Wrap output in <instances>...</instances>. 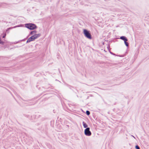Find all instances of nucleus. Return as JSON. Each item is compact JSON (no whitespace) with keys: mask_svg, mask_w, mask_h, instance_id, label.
I'll return each mask as SVG.
<instances>
[{"mask_svg":"<svg viewBox=\"0 0 149 149\" xmlns=\"http://www.w3.org/2000/svg\"><path fill=\"white\" fill-rule=\"evenodd\" d=\"M89 127H87L85 129L84 133L85 135L87 136H90L91 135V132L90 130Z\"/></svg>","mask_w":149,"mask_h":149,"instance_id":"20e7f679","label":"nucleus"},{"mask_svg":"<svg viewBox=\"0 0 149 149\" xmlns=\"http://www.w3.org/2000/svg\"><path fill=\"white\" fill-rule=\"evenodd\" d=\"M36 33V30H34V31H31L29 36L30 35H33V34H36L35 33Z\"/></svg>","mask_w":149,"mask_h":149,"instance_id":"423d86ee","label":"nucleus"},{"mask_svg":"<svg viewBox=\"0 0 149 149\" xmlns=\"http://www.w3.org/2000/svg\"><path fill=\"white\" fill-rule=\"evenodd\" d=\"M82 124L84 128H86L88 127V125L84 122H83Z\"/></svg>","mask_w":149,"mask_h":149,"instance_id":"0eeeda50","label":"nucleus"},{"mask_svg":"<svg viewBox=\"0 0 149 149\" xmlns=\"http://www.w3.org/2000/svg\"><path fill=\"white\" fill-rule=\"evenodd\" d=\"M6 36V33H3V35L2 36V38H5Z\"/></svg>","mask_w":149,"mask_h":149,"instance_id":"4468645a","label":"nucleus"},{"mask_svg":"<svg viewBox=\"0 0 149 149\" xmlns=\"http://www.w3.org/2000/svg\"><path fill=\"white\" fill-rule=\"evenodd\" d=\"M25 27L29 30H34L36 29L37 27V26L33 23H29L25 24Z\"/></svg>","mask_w":149,"mask_h":149,"instance_id":"f257e3e1","label":"nucleus"},{"mask_svg":"<svg viewBox=\"0 0 149 149\" xmlns=\"http://www.w3.org/2000/svg\"><path fill=\"white\" fill-rule=\"evenodd\" d=\"M18 42H16V43H18Z\"/></svg>","mask_w":149,"mask_h":149,"instance_id":"b1692460","label":"nucleus"},{"mask_svg":"<svg viewBox=\"0 0 149 149\" xmlns=\"http://www.w3.org/2000/svg\"><path fill=\"white\" fill-rule=\"evenodd\" d=\"M49 88H50V87L49 86L47 87V86H46V87H45V89H46L47 90H49Z\"/></svg>","mask_w":149,"mask_h":149,"instance_id":"2eb2a0df","label":"nucleus"},{"mask_svg":"<svg viewBox=\"0 0 149 149\" xmlns=\"http://www.w3.org/2000/svg\"><path fill=\"white\" fill-rule=\"evenodd\" d=\"M109 52L111 54L113 55H115V56H116V55L115 54H114V53H113V52H111V51H110V50H109Z\"/></svg>","mask_w":149,"mask_h":149,"instance_id":"f3484780","label":"nucleus"},{"mask_svg":"<svg viewBox=\"0 0 149 149\" xmlns=\"http://www.w3.org/2000/svg\"><path fill=\"white\" fill-rule=\"evenodd\" d=\"M86 113L87 115L89 116L90 114V113L89 111L87 110L86 111Z\"/></svg>","mask_w":149,"mask_h":149,"instance_id":"9d476101","label":"nucleus"},{"mask_svg":"<svg viewBox=\"0 0 149 149\" xmlns=\"http://www.w3.org/2000/svg\"><path fill=\"white\" fill-rule=\"evenodd\" d=\"M120 38L124 41L128 40V39L125 36H121L120 37Z\"/></svg>","mask_w":149,"mask_h":149,"instance_id":"39448f33","label":"nucleus"},{"mask_svg":"<svg viewBox=\"0 0 149 149\" xmlns=\"http://www.w3.org/2000/svg\"><path fill=\"white\" fill-rule=\"evenodd\" d=\"M135 148L136 149H140L138 145L135 146Z\"/></svg>","mask_w":149,"mask_h":149,"instance_id":"ddd939ff","label":"nucleus"},{"mask_svg":"<svg viewBox=\"0 0 149 149\" xmlns=\"http://www.w3.org/2000/svg\"><path fill=\"white\" fill-rule=\"evenodd\" d=\"M83 33L85 36L87 38L90 39H92V36L89 31L86 29H84Z\"/></svg>","mask_w":149,"mask_h":149,"instance_id":"7ed1b4c3","label":"nucleus"},{"mask_svg":"<svg viewBox=\"0 0 149 149\" xmlns=\"http://www.w3.org/2000/svg\"><path fill=\"white\" fill-rule=\"evenodd\" d=\"M33 116L34 117H35V118H37V117H36V115H34L33 116H32V117H33Z\"/></svg>","mask_w":149,"mask_h":149,"instance_id":"aec40b11","label":"nucleus"},{"mask_svg":"<svg viewBox=\"0 0 149 149\" xmlns=\"http://www.w3.org/2000/svg\"><path fill=\"white\" fill-rule=\"evenodd\" d=\"M3 4H0V7L1 6H2V5Z\"/></svg>","mask_w":149,"mask_h":149,"instance_id":"4be33fe9","label":"nucleus"},{"mask_svg":"<svg viewBox=\"0 0 149 149\" xmlns=\"http://www.w3.org/2000/svg\"><path fill=\"white\" fill-rule=\"evenodd\" d=\"M109 48H110V46H109V45L108 46H107V48L109 50H109H110Z\"/></svg>","mask_w":149,"mask_h":149,"instance_id":"6ab92c4d","label":"nucleus"},{"mask_svg":"<svg viewBox=\"0 0 149 149\" xmlns=\"http://www.w3.org/2000/svg\"><path fill=\"white\" fill-rule=\"evenodd\" d=\"M127 41H124V43H125V45L127 47H129V43L128 42H127Z\"/></svg>","mask_w":149,"mask_h":149,"instance_id":"6e6552de","label":"nucleus"},{"mask_svg":"<svg viewBox=\"0 0 149 149\" xmlns=\"http://www.w3.org/2000/svg\"><path fill=\"white\" fill-rule=\"evenodd\" d=\"M23 26V25L22 24H20V25H18L17 26H16L14 27V28H16L17 27H22V26Z\"/></svg>","mask_w":149,"mask_h":149,"instance_id":"f8f14e48","label":"nucleus"},{"mask_svg":"<svg viewBox=\"0 0 149 149\" xmlns=\"http://www.w3.org/2000/svg\"><path fill=\"white\" fill-rule=\"evenodd\" d=\"M41 36V34H35L29 38L27 40L26 43L29 42L34 40Z\"/></svg>","mask_w":149,"mask_h":149,"instance_id":"f03ea898","label":"nucleus"},{"mask_svg":"<svg viewBox=\"0 0 149 149\" xmlns=\"http://www.w3.org/2000/svg\"><path fill=\"white\" fill-rule=\"evenodd\" d=\"M37 103L36 102H32V103L31 104H30L31 105H34V104H35L36 103Z\"/></svg>","mask_w":149,"mask_h":149,"instance_id":"a211bd4d","label":"nucleus"},{"mask_svg":"<svg viewBox=\"0 0 149 149\" xmlns=\"http://www.w3.org/2000/svg\"><path fill=\"white\" fill-rule=\"evenodd\" d=\"M24 101H27V100H24Z\"/></svg>","mask_w":149,"mask_h":149,"instance_id":"5701e85b","label":"nucleus"},{"mask_svg":"<svg viewBox=\"0 0 149 149\" xmlns=\"http://www.w3.org/2000/svg\"><path fill=\"white\" fill-rule=\"evenodd\" d=\"M4 43L5 42L4 41H2L1 39H0V44L2 45H4Z\"/></svg>","mask_w":149,"mask_h":149,"instance_id":"9b49d317","label":"nucleus"},{"mask_svg":"<svg viewBox=\"0 0 149 149\" xmlns=\"http://www.w3.org/2000/svg\"><path fill=\"white\" fill-rule=\"evenodd\" d=\"M27 38V37L26 38H25V39H23V40H21V41H25V40Z\"/></svg>","mask_w":149,"mask_h":149,"instance_id":"412c9836","label":"nucleus"},{"mask_svg":"<svg viewBox=\"0 0 149 149\" xmlns=\"http://www.w3.org/2000/svg\"><path fill=\"white\" fill-rule=\"evenodd\" d=\"M65 84L67 87H68L70 88L71 89V87H72L70 85L66 83H65Z\"/></svg>","mask_w":149,"mask_h":149,"instance_id":"1a4fd4ad","label":"nucleus"},{"mask_svg":"<svg viewBox=\"0 0 149 149\" xmlns=\"http://www.w3.org/2000/svg\"><path fill=\"white\" fill-rule=\"evenodd\" d=\"M11 29V28L10 27V28H8L6 30V32L7 33H8V31H9V30H10V29Z\"/></svg>","mask_w":149,"mask_h":149,"instance_id":"dca6fc26","label":"nucleus"}]
</instances>
